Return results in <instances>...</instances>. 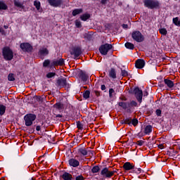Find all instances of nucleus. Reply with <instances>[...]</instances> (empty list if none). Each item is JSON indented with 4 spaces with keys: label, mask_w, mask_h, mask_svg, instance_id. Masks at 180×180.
<instances>
[{
    "label": "nucleus",
    "mask_w": 180,
    "mask_h": 180,
    "mask_svg": "<svg viewBox=\"0 0 180 180\" xmlns=\"http://www.w3.org/2000/svg\"><path fill=\"white\" fill-rule=\"evenodd\" d=\"M48 2L53 8H58V6H61L63 4V0H48Z\"/></svg>",
    "instance_id": "14"
},
{
    "label": "nucleus",
    "mask_w": 180,
    "mask_h": 180,
    "mask_svg": "<svg viewBox=\"0 0 180 180\" xmlns=\"http://www.w3.org/2000/svg\"><path fill=\"white\" fill-rule=\"evenodd\" d=\"M133 170H134V172H135V174H141V172L143 171L141 168H137V167H134Z\"/></svg>",
    "instance_id": "46"
},
{
    "label": "nucleus",
    "mask_w": 180,
    "mask_h": 180,
    "mask_svg": "<svg viewBox=\"0 0 180 180\" xmlns=\"http://www.w3.org/2000/svg\"><path fill=\"white\" fill-rule=\"evenodd\" d=\"M77 155H80L81 157H86L88 155V150L85 148H79L77 149Z\"/></svg>",
    "instance_id": "18"
},
{
    "label": "nucleus",
    "mask_w": 180,
    "mask_h": 180,
    "mask_svg": "<svg viewBox=\"0 0 180 180\" xmlns=\"http://www.w3.org/2000/svg\"><path fill=\"white\" fill-rule=\"evenodd\" d=\"M34 6L37 11H40V6H41V4L40 3V1H34Z\"/></svg>",
    "instance_id": "38"
},
{
    "label": "nucleus",
    "mask_w": 180,
    "mask_h": 180,
    "mask_svg": "<svg viewBox=\"0 0 180 180\" xmlns=\"http://www.w3.org/2000/svg\"><path fill=\"white\" fill-rule=\"evenodd\" d=\"M122 27L123 29H127L129 27V25L127 24H122Z\"/></svg>",
    "instance_id": "64"
},
{
    "label": "nucleus",
    "mask_w": 180,
    "mask_h": 180,
    "mask_svg": "<svg viewBox=\"0 0 180 180\" xmlns=\"http://www.w3.org/2000/svg\"><path fill=\"white\" fill-rule=\"evenodd\" d=\"M14 5L15 6H17V8H20L21 9H23V8H25V6H23V4H22L19 1H15Z\"/></svg>",
    "instance_id": "42"
},
{
    "label": "nucleus",
    "mask_w": 180,
    "mask_h": 180,
    "mask_svg": "<svg viewBox=\"0 0 180 180\" xmlns=\"http://www.w3.org/2000/svg\"><path fill=\"white\" fill-rule=\"evenodd\" d=\"M148 146H149V147H153V148L155 147V145H154V142H153V143L149 142Z\"/></svg>",
    "instance_id": "63"
},
{
    "label": "nucleus",
    "mask_w": 180,
    "mask_h": 180,
    "mask_svg": "<svg viewBox=\"0 0 180 180\" xmlns=\"http://www.w3.org/2000/svg\"><path fill=\"white\" fill-rule=\"evenodd\" d=\"M53 77H56V72H49L46 75V78H53Z\"/></svg>",
    "instance_id": "48"
},
{
    "label": "nucleus",
    "mask_w": 180,
    "mask_h": 180,
    "mask_svg": "<svg viewBox=\"0 0 180 180\" xmlns=\"http://www.w3.org/2000/svg\"><path fill=\"white\" fill-rule=\"evenodd\" d=\"M131 38L134 41H136V43H143L144 41V35L141 34V32L139 30L133 31L131 33Z\"/></svg>",
    "instance_id": "8"
},
{
    "label": "nucleus",
    "mask_w": 180,
    "mask_h": 180,
    "mask_svg": "<svg viewBox=\"0 0 180 180\" xmlns=\"http://www.w3.org/2000/svg\"><path fill=\"white\" fill-rule=\"evenodd\" d=\"M52 63L55 67H57L58 65H64V59L60 58L59 60H52Z\"/></svg>",
    "instance_id": "24"
},
{
    "label": "nucleus",
    "mask_w": 180,
    "mask_h": 180,
    "mask_svg": "<svg viewBox=\"0 0 180 180\" xmlns=\"http://www.w3.org/2000/svg\"><path fill=\"white\" fill-rule=\"evenodd\" d=\"M28 169L31 172H34V171H36V167H34V165H30Z\"/></svg>",
    "instance_id": "50"
},
{
    "label": "nucleus",
    "mask_w": 180,
    "mask_h": 180,
    "mask_svg": "<svg viewBox=\"0 0 180 180\" xmlns=\"http://www.w3.org/2000/svg\"><path fill=\"white\" fill-rule=\"evenodd\" d=\"M82 54V49L81 46H75L70 50V55L74 56V58H78Z\"/></svg>",
    "instance_id": "11"
},
{
    "label": "nucleus",
    "mask_w": 180,
    "mask_h": 180,
    "mask_svg": "<svg viewBox=\"0 0 180 180\" xmlns=\"http://www.w3.org/2000/svg\"><path fill=\"white\" fill-rule=\"evenodd\" d=\"M134 108H137V101L132 100L128 102V112H131V109H134Z\"/></svg>",
    "instance_id": "20"
},
{
    "label": "nucleus",
    "mask_w": 180,
    "mask_h": 180,
    "mask_svg": "<svg viewBox=\"0 0 180 180\" xmlns=\"http://www.w3.org/2000/svg\"><path fill=\"white\" fill-rule=\"evenodd\" d=\"M84 39H86V40H89V41H91V40H92V35L89 34H85Z\"/></svg>",
    "instance_id": "47"
},
{
    "label": "nucleus",
    "mask_w": 180,
    "mask_h": 180,
    "mask_svg": "<svg viewBox=\"0 0 180 180\" xmlns=\"http://www.w3.org/2000/svg\"><path fill=\"white\" fill-rule=\"evenodd\" d=\"M8 9V5L5 4V1L0 0V11H6Z\"/></svg>",
    "instance_id": "30"
},
{
    "label": "nucleus",
    "mask_w": 180,
    "mask_h": 180,
    "mask_svg": "<svg viewBox=\"0 0 180 180\" xmlns=\"http://www.w3.org/2000/svg\"><path fill=\"white\" fill-rule=\"evenodd\" d=\"M81 139H82V134H81L80 135H77V141H79Z\"/></svg>",
    "instance_id": "57"
},
{
    "label": "nucleus",
    "mask_w": 180,
    "mask_h": 180,
    "mask_svg": "<svg viewBox=\"0 0 180 180\" xmlns=\"http://www.w3.org/2000/svg\"><path fill=\"white\" fill-rule=\"evenodd\" d=\"M109 77L110 78H112V79H116V69L115 68H111L109 70Z\"/></svg>",
    "instance_id": "22"
},
{
    "label": "nucleus",
    "mask_w": 180,
    "mask_h": 180,
    "mask_svg": "<svg viewBox=\"0 0 180 180\" xmlns=\"http://www.w3.org/2000/svg\"><path fill=\"white\" fill-rule=\"evenodd\" d=\"M113 49V46L110 44H104L100 46L98 51H100L101 56H108V53Z\"/></svg>",
    "instance_id": "7"
},
{
    "label": "nucleus",
    "mask_w": 180,
    "mask_h": 180,
    "mask_svg": "<svg viewBox=\"0 0 180 180\" xmlns=\"http://www.w3.org/2000/svg\"><path fill=\"white\" fill-rule=\"evenodd\" d=\"M0 33L2 35L5 34V30H4V28H0Z\"/></svg>",
    "instance_id": "61"
},
{
    "label": "nucleus",
    "mask_w": 180,
    "mask_h": 180,
    "mask_svg": "<svg viewBox=\"0 0 180 180\" xmlns=\"http://www.w3.org/2000/svg\"><path fill=\"white\" fill-rule=\"evenodd\" d=\"M53 115L55 116V118L57 119L58 117H63V115L58 113H61V112H63V109H64V104L61 102H58L53 105Z\"/></svg>",
    "instance_id": "3"
},
{
    "label": "nucleus",
    "mask_w": 180,
    "mask_h": 180,
    "mask_svg": "<svg viewBox=\"0 0 180 180\" xmlns=\"http://www.w3.org/2000/svg\"><path fill=\"white\" fill-rule=\"evenodd\" d=\"M2 56L6 61H12L13 60V51L9 46H4L2 49Z\"/></svg>",
    "instance_id": "4"
},
{
    "label": "nucleus",
    "mask_w": 180,
    "mask_h": 180,
    "mask_svg": "<svg viewBox=\"0 0 180 180\" xmlns=\"http://www.w3.org/2000/svg\"><path fill=\"white\" fill-rule=\"evenodd\" d=\"M79 77L83 82H86L89 79V76L82 70L79 72Z\"/></svg>",
    "instance_id": "16"
},
{
    "label": "nucleus",
    "mask_w": 180,
    "mask_h": 180,
    "mask_svg": "<svg viewBox=\"0 0 180 180\" xmlns=\"http://www.w3.org/2000/svg\"><path fill=\"white\" fill-rule=\"evenodd\" d=\"M118 106L120 108H122L124 110H127L129 112V103L128 102H119L118 103Z\"/></svg>",
    "instance_id": "23"
},
{
    "label": "nucleus",
    "mask_w": 180,
    "mask_h": 180,
    "mask_svg": "<svg viewBox=\"0 0 180 180\" xmlns=\"http://www.w3.org/2000/svg\"><path fill=\"white\" fill-rule=\"evenodd\" d=\"M159 33H160V34H162V36H167V34H168V31L166 28H160L159 29Z\"/></svg>",
    "instance_id": "35"
},
{
    "label": "nucleus",
    "mask_w": 180,
    "mask_h": 180,
    "mask_svg": "<svg viewBox=\"0 0 180 180\" xmlns=\"http://www.w3.org/2000/svg\"><path fill=\"white\" fill-rule=\"evenodd\" d=\"M77 127L79 129V130H82V129H84V125L81 123V122L78 121L77 122Z\"/></svg>",
    "instance_id": "44"
},
{
    "label": "nucleus",
    "mask_w": 180,
    "mask_h": 180,
    "mask_svg": "<svg viewBox=\"0 0 180 180\" xmlns=\"http://www.w3.org/2000/svg\"><path fill=\"white\" fill-rule=\"evenodd\" d=\"M113 96H116V92H115V89H109V98L110 99H112Z\"/></svg>",
    "instance_id": "33"
},
{
    "label": "nucleus",
    "mask_w": 180,
    "mask_h": 180,
    "mask_svg": "<svg viewBox=\"0 0 180 180\" xmlns=\"http://www.w3.org/2000/svg\"><path fill=\"white\" fill-rule=\"evenodd\" d=\"M158 148H160V150H164V148H165V146H164V144H159L158 146Z\"/></svg>",
    "instance_id": "56"
},
{
    "label": "nucleus",
    "mask_w": 180,
    "mask_h": 180,
    "mask_svg": "<svg viewBox=\"0 0 180 180\" xmlns=\"http://www.w3.org/2000/svg\"><path fill=\"white\" fill-rule=\"evenodd\" d=\"M123 168L125 169V171H130L131 169H134V165H133V164L130 163L129 162H126L123 165Z\"/></svg>",
    "instance_id": "19"
},
{
    "label": "nucleus",
    "mask_w": 180,
    "mask_h": 180,
    "mask_svg": "<svg viewBox=\"0 0 180 180\" xmlns=\"http://www.w3.org/2000/svg\"><path fill=\"white\" fill-rule=\"evenodd\" d=\"M75 26L78 29H81L82 27V25L81 24V21H79L78 20H75Z\"/></svg>",
    "instance_id": "45"
},
{
    "label": "nucleus",
    "mask_w": 180,
    "mask_h": 180,
    "mask_svg": "<svg viewBox=\"0 0 180 180\" xmlns=\"http://www.w3.org/2000/svg\"><path fill=\"white\" fill-rule=\"evenodd\" d=\"M49 49L47 48L40 49L38 51V55L41 58V57H46V56H49Z\"/></svg>",
    "instance_id": "17"
},
{
    "label": "nucleus",
    "mask_w": 180,
    "mask_h": 180,
    "mask_svg": "<svg viewBox=\"0 0 180 180\" xmlns=\"http://www.w3.org/2000/svg\"><path fill=\"white\" fill-rule=\"evenodd\" d=\"M73 178L74 180H85V177H84L82 174H79V173H78V171L77 170H75Z\"/></svg>",
    "instance_id": "21"
},
{
    "label": "nucleus",
    "mask_w": 180,
    "mask_h": 180,
    "mask_svg": "<svg viewBox=\"0 0 180 180\" xmlns=\"http://www.w3.org/2000/svg\"><path fill=\"white\" fill-rule=\"evenodd\" d=\"M119 99H120V101H124V102H126V101H127V98H126V96H120L119 98Z\"/></svg>",
    "instance_id": "54"
},
{
    "label": "nucleus",
    "mask_w": 180,
    "mask_h": 180,
    "mask_svg": "<svg viewBox=\"0 0 180 180\" xmlns=\"http://www.w3.org/2000/svg\"><path fill=\"white\" fill-rule=\"evenodd\" d=\"M74 174L75 171H73L72 174L68 172L63 171V174L60 175V178L63 180H74Z\"/></svg>",
    "instance_id": "12"
},
{
    "label": "nucleus",
    "mask_w": 180,
    "mask_h": 180,
    "mask_svg": "<svg viewBox=\"0 0 180 180\" xmlns=\"http://www.w3.org/2000/svg\"><path fill=\"white\" fill-rule=\"evenodd\" d=\"M50 70H54L56 68V65L53 64V62H51L49 65Z\"/></svg>",
    "instance_id": "55"
},
{
    "label": "nucleus",
    "mask_w": 180,
    "mask_h": 180,
    "mask_svg": "<svg viewBox=\"0 0 180 180\" xmlns=\"http://www.w3.org/2000/svg\"><path fill=\"white\" fill-rule=\"evenodd\" d=\"M87 154H91V155H94V150H87Z\"/></svg>",
    "instance_id": "60"
},
{
    "label": "nucleus",
    "mask_w": 180,
    "mask_h": 180,
    "mask_svg": "<svg viewBox=\"0 0 180 180\" xmlns=\"http://www.w3.org/2000/svg\"><path fill=\"white\" fill-rule=\"evenodd\" d=\"M101 91H105L106 89V86L105 84H102L101 86Z\"/></svg>",
    "instance_id": "59"
},
{
    "label": "nucleus",
    "mask_w": 180,
    "mask_h": 180,
    "mask_svg": "<svg viewBox=\"0 0 180 180\" xmlns=\"http://www.w3.org/2000/svg\"><path fill=\"white\" fill-rule=\"evenodd\" d=\"M161 113H162V111H161V110H160V109H157V110H156L155 114H156L158 116H161Z\"/></svg>",
    "instance_id": "53"
},
{
    "label": "nucleus",
    "mask_w": 180,
    "mask_h": 180,
    "mask_svg": "<svg viewBox=\"0 0 180 180\" xmlns=\"http://www.w3.org/2000/svg\"><path fill=\"white\" fill-rule=\"evenodd\" d=\"M143 5L148 9H160L161 3L158 0H143Z\"/></svg>",
    "instance_id": "2"
},
{
    "label": "nucleus",
    "mask_w": 180,
    "mask_h": 180,
    "mask_svg": "<svg viewBox=\"0 0 180 180\" xmlns=\"http://www.w3.org/2000/svg\"><path fill=\"white\" fill-rule=\"evenodd\" d=\"M82 12H84L82 8H76L72 11V16H77V15H79L80 13H82Z\"/></svg>",
    "instance_id": "29"
},
{
    "label": "nucleus",
    "mask_w": 180,
    "mask_h": 180,
    "mask_svg": "<svg viewBox=\"0 0 180 180\" xmlns=\"http://www.w3.org/2000/svg\"><path fill=\"white\" fill-rule=\"evenodd\" d=\"M89 95H91V91H89V90H86L83 94V98L84 99H89Z\"/></svg>",
    "instance_id": "37"
},
{
    "label": "nucleus",
    "mask_w": 180,
    "mask_h": 180,
    "mask_svg": "<svg viewBox=\"0 0 180 180\" xmlns=\"http://www.w3.org/2000/svg\"><path fill=\"white\" fill-rule=\"evenodd\" d=\"M94 94L95 95L98 97V96H101V93H99V91L95 90L94 91Z\"/></svg>",
    "instance_id": "58"
},
{
    "label": "nucleus",
    "mask_w": 180,
    "mask_h": 180,
    "mask_svg": "<svg viewBox=\"0 0 180 180\" xmlns=\"http://www.w3.org/2000/svg\"><path fill=\"white\" fill-rule=\"evenodd\" d=\"M5 112H6V106L3 104H0V116H4V115H5Z\"/></svg>",
    "instance_id": "32"
},
{
    "label": "nucleus",
    "mask_w": 180,
    "mask_h": 180,
    "mask_svg": "<svg viewBox=\"0 0 180 180\" xmlns=\"http://www.w3.org/2000/svg\"><path fill=\"white\" fill-rule=\"evenodd\" d=\"M146 66V61L143 59H137L135 62V67L138 70H141Z\"/></svg>",
    "instance_id": "13"
},
{
    "label": "nucleus",
    "mask_w": 180,
    "mask_h": 180,
    "mask_svg": "<svg viewBox=\"0 0 180 180\" xmlns=\"http://www.w3.org/2000/svg\"><path fill=\"white\" fill-rule=\"evenodd\" d=\"M8 80L11 82L15 81V75L13 73H9L8 75Z\"/></svg>",
    "instance_id": "40"
},
{
    "label": "nucleus",
    "mask_w": 180,
    "mask_h": 180,
    "mask_svg": "<svg viewBox=\"0 0 180 180\" xmlns=\"http://www.w3.org/2000/svg\"><path fill=\"white\" fill-rule=\"evenodd\" d=\"M50 60L49 59H46L44 61L43 63V67L44 68H47V67H49V65H50Z\"/></svg>",
    "instance_id": "43"
},
{
    "label": "nucleus",
    "mask_w": 180,
    "mask_h": 180,
    "mask_svg": "<svg viewBox=\"0 0 180 180\" xmlns=\"http://www.w3.org/2000/svg\"><path fill=\"white\" fill-rule=\"evenodd\" d=\"M124 46L126 47V49H127L128 50H134V44L133 43L131 42H126L124 44Z\"/></svg>",
    "instance_id": "31"
},
{
    "label": "nucleus",
    "mask_w": 180,
    "mask_h": 180,
    "mask_svg": "<svg viewBox=\"0 0 180 180\" xmlns=\"http://www.w3.org/2000/svg\"><path fill=\"white\" fill-rule=\"evenodd\" d=\"M68 164L70 167H72L73 168H77V167H79V161L75 158H70L68 160Z\"/></svg>",
    "instance_id": "15"
},
{
    "label": "nucleus",
    "mask_w": 180,
    "mask_h": 180,
    "mask_svg": "<svg viewBox=\"0 0 180 180\" xmlns=\"http://www.w3.org/2000/svg\"><path fill=\"white\" fill-rule=\"evenodd\" d=\"M144 143H146L143 140H139V141H137V142L136 143V144L137 146H139V147H141V146H143L144 145Z\"/></svg>",
    "instance_id": "49"
},
{
    "label": "nucleus",
    "mask_w": 180,
    "mask_h": 180,
    "mask_svg": "<svg viewBox=\"0 0 180 180\" xmlns=\"http://www.w3.org/2000/svg\"><path fill=\"white\" fill-rule=\"evenodd\" d=\"M143 96H148V91H144L143 94Z\"/></svg>",
    "instance_id": "62"
},
{
    "label": "nucleus",
    "mask_w": 180,
    "mask_h": 180,
    "mask_svg": "<svg viewBox=\"0 0 180 180\" xmlns=\"http://www.w3.org/2000/svg\"><path fill=\"white\" fill-rule=\"evenodd\" d=\"M44 99V96H38L37 97V102H43Z\"/></svg>",
    "instance_id": "51"
},
{
    "label": "nucleus",
    "mask_w": 180,
    "mask_h": 180,
    "mask_svg": "<svg viewBox=\"0 0 180 180\" xmlns=\"http://www.w3.org/2000/svg\"><path fill=\"white\" fill-rule=\"evenodd\" d=\"M134 126V127H136V126H137L139 124V120H137V118H134L131 120V126Z\"/></svg>",
    "instance_id": "39"
},
{
    "label": "nucleus",
    "mask_w": 180,
    "mask_h": 180,
    "mask_svg": "<svg viewBox=\"0 0 180 180\" xmlns=\"http://www.w3.org/2000/svg\"><path fill=\"white\" fill-rule=\"evenodd\" d=\"M121 70V75L122 77H129V72H127L126 70H123L120 68Z\"/></svg>",
    "instance_id": "41"
},
{
    "label": "nucleus",
    "mask_w": 180,
    "mask_h": 180,
    "mask_svg": "<svg viewBox=\"0 0 180 180\" xmlns=\"http://www.w3.org/2000/svg\"><path fill=\"white\" fill-rule=\"evenodd\" d=\"M56 85L60 86V88H67L68 89L71 88V84L67 83V78L65 77L58 79L56 80Z\"/></svg>",
    "instance_id": "9"
},
{
    "label": "nucleus",
    "mask_w": 180,
    "mask_h": 180,
    "mask_svg": "<svg viewBox=\"0 0 180 180\" xmlns=\"http://www.w3.org/2000/svg\"><path fill=\"white\" fill-rule=\"evenodd\" d=\"M158 86L160 89H165V84L164 83H159Z\"/></svg>",
    "instance_id": "52"
},
{
    "label": "nucleus",
    "mask_w": 180,
    "mask_h": 180,
    "mask_svg": "<svg viewBox=\"0 0 180 180\" xmlns=\"http://www.w3.org/2000/svg\"><path fill=\"white\" fill-rule=\"evenodd\" d=\"M91 18V14L85 13L84 14L80 15V19L83 22H86L88 19Z\"/></svg>",
    "instance_id": "27"
},
{
    "label": "nucleus",
    "mask_w": 180,
    "mask_h": 180,
    "mask_svg": "<svg viewBox=\"0 0 180 180\" xmlns=\"http://www.w3.org/2000/svg\"><path fill=\"white\" fill-rule=\"evenodd\" d=\"M37 116L33 113H28L24 116L25 125L27 127H30L33 124L34 120H36Z\"/></svg>",
    "instance_id": "6"
},
{
    "label": "nucleus",
    "mask_w": 180,
    "mask_h": 180,
    "mask_svg": "<svg viewBox=\"0 0 180 180\" xmlns=\"http://www.w3.org/2000/svg\"><path fill=\"white\" fill-rule=\"evenodd\" d=\"M101 168H102V166L97 165H95L92 167V169H91L92 174H98V172H99V171H101Z\"/></svg>",
    "instance_id": "26"
},
{
    "label": "nucleus",
    "mask_w": 180,
    "mask_h": 180,
    "mask_svg": "<svg viewBox=\"0 0 180 180\" xmlns=\"http://www.w3.org/2000/svg\"><path fill=\"white\" fill-rule=\"evenodd\" d=\"M129 94L134 95L136 101L141 103L143 102V91L139 88V86L135 87L134 89H130Z\"/></svg>",
    "instance_id": "5"
},
{
    "label": "nucleus",
    "mask_w": 180,
    "mask_h": 180,
    "mask_svg": "<svg viewBox=\"0 0 180 180\" xmlns=\"http://www.w3.org/2000/svg\"><path fill=\"white\" fill-rule=\"evenodd\" d=\"M124 122H125V124H129V126H131V117H124Z\"/></svg>",
    "instance_id": "34"
},
{
    "label": "nucleus",
    "mask_w": 180,
    "mask_h": 180,
    "mask_svg": "<svg viewBox=\"0 0 180 180\" xmlns=\"http://www.w3.org/2000/svg\"><path fill=\"white\" fill-rule=\"evenodd\" d=\"M165 85L168 88H174V82L171 79H164Z\"/></svg>",
    "instance_id": "25"
},
{
    "label": "nucleus",
    "mask_w": 180,
    "mask_h": 180,
    "mask_svg": "<svg viewBox=\"0 0 180 180\" xmlns=\"http://www.w3.org/2000/svg\"><path fill=\"white\" fill-rule=\"evenodd\" d=\"M152 132H153V126L147 125L145 127V129H144L145 134L150 135V134L152 133Z\"/></svg>",
    "instance_id": "28"
},
{
    "label": "nucleus",
    "mask_w": 180,
    "mask_h": 180,
    "mask_svg": "<svg viewBox=\"0 0 180 180\" xmlns=\"http://www.w3.org/2000/svg\"><path fill=\"white\" fill-rule=\"evenodd\" d=\"M176 151L174 150H167V154L169 155V157H175L176 155Z\"/></svg>",
    "instance_id": "36"
},
{
    "label": "nucleus",
    "mask_w": 180,
    "mask_h": 180,
    "mask_svg": "<svg viewBox=\"0 0 180 180\" xmlns=\"http://www.w3.org/2000/svg\"><path fill=\"white\" fill-rule=\"evenodd\" d=\"M116 172H117V171L112 169V167H105L101 169L100 175L101 176H103V178H105L106 179H110V178H112V176H113V175H115Z\"/></svg>",
    "instance_id": "1"
},
{
    "label": "nucleus",
    "mask_w": 180,
    "mask_h": 180,
    "mask_svg": "<svg viewBox=\"0 0 180 180\" xmlns=\"http://www.w3.org/2000/svg\"><path fill=\"white\" fill-rule=\"evenodd\" d=\"M20 48L24 53H32V51H33V46L28 42L21 43Z\"/></svg>",
    "instance_id": "10"
}]
</instances>
